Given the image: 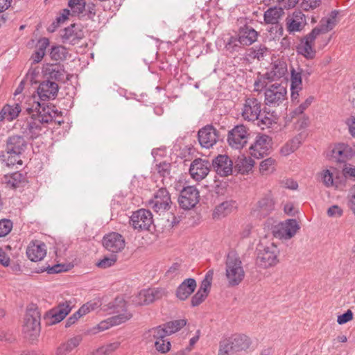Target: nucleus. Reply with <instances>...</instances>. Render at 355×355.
<instances>
[{
	"label": "nucleus",
	"mask_w": 355,
	"mask_h": 355,
	"mask_svg": "<svg viewBox=\"0 0 355 355\" xmlns=\"http://www.w3.org/2000/svg\"><path fill=\"white\" fill-rule=\"evenodd\" d=\"M40 318V310L35 305H32L27 309L23 325V332L26 337L34 339L40 334L41 329Z\"/></svg>",
	"instance_id": "obj_5"
},
{
	"label": "nucleus",
	"mask_w": 355,
	"mask_h": 355,
	"mask_svg": "<svg viewBox=\"0 0 355 355\" xmlns=\"http://www.w3.org/2000/svg\"><path fill=\"white\" fill-rule=\"evenodd\" d=\"M73 306V302L68 300L51 309L49 312L52 319L51 323L55 324L62 321L71 311Z\"/></svg>",
	"instance_id": "obj_27"
},
{
	"label": "nucleus",
	"mask_w": 355,
	"mask_h": 355,
	"mask_svg": "<svg viewBox=\"0 0 355 355\" xmlns=\"http://www.w3.org/2000/svg\"><path fill=\"white\" fill-rule=\"evenodd\" d=\"M95 4L93 3H85V7L83 10V12H85V15L88 19H92L96 15Z\"/></svg>",
	"instance_id": "obj_64"
},
{
	"label": "nucleus",
	"mask_w": 355,
	"mask_h": 355,
	"mask_svg": "<svg viewBox=\"0 0 355 355\" xmlns=\"http://www.w3.org/2000/svg\"><path fill=\"white\" fill-rule=\"evenodd\" d=\"M103 247L109 252L115 254L122 251L125 245L124 237L117 232L105 234L102 240Z\"/></svg>",
	"instance_id": "obj_14"
},
{
	"label": "nucleus",
	"mask_w": 355,
	"mask_h": 355,
	"mask_svg": "<svg viewBox=\"0 0 355 355\" xmlns=\"http://www.w3.org/2000/svg\"><path fill=\"white\" fill-rule=\"evenodd\" d=\"M198 138L202 147L209 148L219 139L218 131L213 125H207L199 130Z\"/></svg>",
	"instance_id": "obj_15"
},
{
	"label": "nucleus",
	"mask_w": 355,
	"mask_h": 355,
	"mask_svg": "<svg viewBox=\"0 0 355 355\" xmlns=\"http://www.w3.org/2000/svg\"><path fill=\"white\" fill-rule=\"evenodd\" d=\"M276 161L272 157L267 158L261 162L259 171L262 175H268L275 170Z\"/></svg>",
	"instance_id": "obj_44"
},
{
	"label": "nucleus",
	"mask_w": 355,
	"mask_h": 355,
	"mask_svg": "<svg viewBox=\"0 0 355 355\" xmlns=\"http://www.w3.org/2000/svg\"><path fill=\"white\" fill-rule=\"evenodd\" d=\"M46 254V245L40 241H31L26 249L27 257L32 261L36 262L42 260Z\"/></svg>",
	"instance_id": "obj_23"
},
{
	"label": "nucleus",
	"mask_w": 355,
	"mask_h": 355,
	"mask_svg": "<svg viewBox=\"0 0 355 355\" xmlns=\"http://www.w3.org/2000/svg\"><path fill=\"white\" fill-rule=\"evenodd\" d=\"M83 338L81 336H76L69 339L65 343L68 346L70 352H71L80 344Z\"/></svg>",
	"instance_id": "obj_59"
},
{
	"label": "nucleus",
	"mask_w": 355,
	"mask_h": 355,
	"mask_svg": "<svg viewBox=\"0 0 355 355\" xmlns=\"http://www.w3.org/2000/svg\"><path fill=\"white\" fill-rule=\"evenodd\" d=\"M12 228V223L8 219L0 220V237L8 234Z\"/></svg>",
	"instance_id": "obj_53"
},
{
	"label": "nucleus",
	"mask_w": 355,
	"mask_h": 355,
	"mask_svg": "<svg viewBox=\"0 0 355 355\" xmlns=\"http://www.w3.org/2000/svg\"><path fill=\"white\" fill-rule=\"evenodd\" d=\"M299 229L300 226L295 219H288L278 225L277 230L274 232V235L277 238L290 239Z\"/></svg>",
	"instance_id": "obj_17"
},
{
	"label": "nucleus",
	"mask_w": 355,
	"mask_h": 355,
	"mask_svg": "<svg viewBox=\"0 0 355 355\" xmlns=\"http://www.w3.org/2000/svg\"><path fill=\"white\" fill-rule=\"evenodd\" d=\"M6 109L8 114V121H11L16 119L21 111V107L19 103H15L13 105H6Z\"/></svg>",
	"instance_id": "obj_46"
},
{
	"label": "nucleus",
	"mask_w": 355,
	"mask_h": 355,
	"mask_svg": "<svg viewBox=\"0 0 355 355\" xmlns=\"http://www.w3.org/2000/svg\"><path fill=\"white\" fill-rule=\"evenodd\" d=\"M156 171L160 176L165 178L171 174V164L167 162H162L156 164Z\"/></svg>",
	"instance_id": "obj_49"
},
{
	"label": "nucleus",
	"mask_w": 355,
	"mask_h": 355,
	"mask_svg": "<svg viewBox=\"0 0 355 355\" xmlns=\"http://www.w3.org/2000/svg\"><path fill=\"white\" fill-rule=\"evenodd\" d=\"M96 306V303L87 302L83 304L78 311L80 313V315L83 316L87 313H89L91 311L94 310Z\"/></svg>",
	"instance_id": "obj_63"
},
{
	"label": "nucleus",
	"mask_w": 355,
	"mask_h": 355,
	"mask_svg": "<svg viewBox=\"0 0 355 355\" xmlns=\"http://www.w3.org/2000/svg\"><path fill=\"white\" fill-rule=\"evenodd\" d=\"M83 37V31L75 24L63 29L61 33L62 42L71 45L78 44Z\"/></svg>",
	"instance_id": "obj_21"
},
{
	"label": "nucleus",
	"mask_w": 355,
	"mask_h": 355,
	"mask_svg": "<svg viewBox=\"0 0 355 355\" xmlns=\"http://www.w3.org/2000/svg\"><path fill=\"white\" fill-rule=\"evenodd\" d=\"M265 104L269 107H278L286 101L287 90L280 84H272L265 89Z\"/></svg>",
	"instance_id": "obj_7"
},
{
	"label": "nucleus",
	"mask_w": 355,
	"mask_h": 355,
	"mask_svg": "<svg viewBox=\"0 0 355 355\" xmlns=\"http://www.w3.org/2000/svg\"><path fill=\"white\" fill-rule=\"evenodd\" d=\"M65 270H66V269L64 268V265L55 264L51 267H50L49 266L46 268H44L41 269L39 272L47 271V273H49V274H55V273H59V272H61L65 271Z\"/></svg>",
	"instance_id": "obj_58"
},
{
	"label": "nucleus",
	"mask_w": 355,
	"mask_h": 355,
	"mask_svg": "<svg viewBox=\"0 0 355 355\" xmlns=\"http://www.w3.org/2000/svg\"><path fill=\"white\" fill-rule=\"evenodd\" d=\"M212 166L220 176L230 175L233 170V162L226 155H218L212 160Z\"/></svg>",
	"instance_id": "obj_18"
},
{
	"label": "nucleus",
	"mask_w": 355,
	"mask_h": 355,
	"mask_svg": "<svg viewBox=\"0 0 355 355\" xmlns=\"http://www.w3.org/2000/svg\"><path fill=\"white\" fill-rule=\"evenodd\" d=\"M298 1L299 0H279L277 6L279 8H282L283 10L284 9L288 10L294 8Z\"/></svg>",
	"instance_id": "obj_60"
},
{
	"label": "nucleus",
	"mask_w": 355,
	"mask_h": 355,
	"mask_svg": "<svg viewBox=\"0 0 355 355\" xmlns=\"http://www.w3.org/2000/svg\"><path fill=\"white\" fill-rule=\"evenodd\" d=\"M286 72V63L283 60H277L272 63L271 69L265 73L264 77L270 81H274L283 77Z\"/></svg>",
	"instance_id": "obj_29"
},
{
	"label": "nucleus",
	"mask_w": 355,
	"mask_h": 355,
	"mask_svg": "<svg viewBox=\"0 0 355 355\" xmlns=\"http://www.w3.org/2000/svg\"><path fill=\"white\" fill-rule=\"evenodd\" d=\"M26 180L25 175L19 171H17L4 176V182L7 185L12 188H16L24 182Z\"/></svg>",
	"instance_id": "obj_37"
},
{
	"label": "nucleus",
	"mask_w": 355,
	"mask_h": 355,
	"mask_svg": "<svg viewBox=\"0 0 355 355\" xmlns=\"http://www.w3.org/2000/svg\"><path fill=\"white\" fill-rule=\"evenodd\" d=\"M208 296L207 294L198 291L192 297L191 304L192 306H197L200 305Z\"/></svg>",
	"instance_id": "obj_56"
},
{
	"label": "nucleus",
	"mask_w": 355,
	"mask_h": 355,
	"mask_svg": "<svg viewBox=\"0 0 355 355\" xmlns=\"http://www.w3.org/2000/svg\"><path fill=\"white\" fill-rule=\"evenodd\" d=\"M320 2V0H302L301 8L303 10L308 11L319 6Z\"/></svg>",
	"instance_id": "obj_57"
},
{
	"label": "nucleus",
	"mask_w": 355,
	"mask_h": 355,
	"mask_svg": "<svg viewBox=\"0 0 355 355\" xmlns=\"http://www.w3.org/2000/svg\"><path fill=\"white\" fill-rule=\"evenodd\" d=\"M347 205L354 214H355V184L349 190Z\"/></svg>",
	"instance_id": "obj_62"
},
{
	"label": "nucleus",
	"mask_w": 355,
	"mask_h": 355,
	"mask_svg": "<svg viewBox=\"0 0 355 355\" xmlns=\"http://www.w3.org/2000/svg\"><path fill=\"white\" fill-rule=\"evenodd\" d=\"M213 277H214V270H209V271H207L203 280L201 282V284H200V286L198 291L209 295L211 282L213 280Z\"/></svg>",
	"instance_id": "obj_45"
},
{
	"label": "nucleus",
	"mask_w": 355,
	"mask_h": 355,
	"mask_svg": "<svg viewBox=\"0 0 355 355\" xmlns=\"http://www.w3.org/2000/svg\"><path fill=\"white\" fill-rule=\"evenodd\" d=\"M337 15V11H331L328 18L321 19L318 26L302 37L297 46V53L307 59L315 58L316 53L315 50L313 49L315 40L320 35L327 33L333 29L336 24Z\"/></svg>",
	"instance_id": "obj_2"
},
{
	"label": "nucleus",
	"mask_w": 355,
	"mask_h": 355,
	"mask_svg": "<svg viewBox=\"0 0 355 355\" xmlns=\"http://www.w3.org/2000/svg\"><path fill=\"white\" fill-rule=\"evenodd\" d=\"M45 74L52 80L60 82L69 80L68 74L66 73L63 65L60 64H48L45 68Z\"/></svg>",
	"instance_id": "obj_30"
},
{
	"label": "nucleus",
	"mask_w": 355,
	"mask_h": 355,
	"mask_svg": "<svg viewBox=\"0 0 355 355\" xmlns=\"http://www.w3.org/2000/svg\"><path fill=\"white\" fill-rule=\"evenodd\" d=\"M116 260L117 259L116 255H112L111 257H105L103 259L98 261L96 266L98 268L105 269L114 266L116 262Z\"/></svg>",
	"instance_id": "obj_52"
},
{
	"label": "nucleus",
	"mask_w": 355,
	"mask_h": 355,
	"mask_svg": "<svg viewBox=\"0 0 355 355\" xmlns=\"http://www.w3.org/2000/svg\"><path fill=\"white\" fill-rule=\"evenodd\" d=\"M69 6L73 12L80 15L85 7V0H69Z\"/></svg>",
	"instance_id": "obj_50"
},
{
	"label": "nucleus",
	"mask_w": 355,
	"mask_h": 355,
	"mask_svg": "<svg viewBox=\"0 0 355 355\" xmlns=\"http://www.w3.org/2000/svg\"><path fill=\"white\" fill-rule=\"evenodd\" d=\"M210 168L211 164L208 160L195 159L190 165L189 173L196 181H200L208 175Z\"/></svg>",
	"instance_id": "obj_16"
},
{
	"label": "nucleus",
	"mask_w": 355,
	"mask_h": 355,
	"mask_svg": "<svg viewBox=\"0 0 355 355\" xmlns=\"http://www.w3.org/2000/svg\"><path fill=\"white\" fill-rule=\"evenodd\" d=\"M58 85L56 83L50 80L42 82L37 90L39 98L41 101H46L50 99H54L58 92Z\"/></svg>",
	"instance_id": "obj_20"
},
{
	"label": "nucleus",
	"mask_w": 355,
	"mask_h": 355,
	"mask_svg": "<svg viewBox=\"0 0 355 355\" xmlns=\"http://www.w3.org/2000/svg\"><path fill=\"white\" fill-rule=\"evenodd\" d=\"M321 178L322 182L327 187H330L334 185L333 174L329 170H324L321 173Z\"/></svg>",
	"instance_id": "obj_55"
},
{
	"label": "nucleus",
	"mask_w": 355,
	"mask_h": 355,
	"mask_svg": "<svg viewBox=\"0 0 355 355\" xmlns=\"http://www.w3.org/2000/svg\"><path fill=\"white\" fill-rule=\"evenodd\" d=\"M27 148V141L24 136L13 135L6 140V150L23 154Z\"/></svg>",
	"instance_id": "obj_25"
},
{
	"label": "nucleus",
	"mask_w": 355,
	"mask_h": 355,
	"mask_svg": "<svg viewBox=\"0 0 355 355\" xmlns=\"http://www.w3.org/2000/svg\"><path fill=\"white\" fill-rule=\"evenodd\" d=\"M223 340L236 353L248 349L251 344L250 339L244 334H234Z\"/></svg>",
	"instance_id": "obj_24"
},
{
	"label": "nucleus",
	"mask_w": 355,
	"mask_h": 355,
	"mask_svg": "<svg viewBox=\"0 0 355 355\" xmlns=\"http://www.w3.org/2000/svg\"><path fill=\"white\" fill-rule=\"evenodd\" d=\"M238 39L239 37L237 35L230 37L225 44L226 50L232 53L239 52L243 46L242 44H239Z\"/></svg>",
	"instance_id": "obj_47"
},
{
	"label": "nucleus",
	"mask_w": 355,
	"mask_h": 355,
	"mask_svg": "<svg viewBox=\"0 0 355 355\" xmlns=\"http://www.w3.org/2000/svg\"><path fill=\"white\" fill-rule=\"evenodd\" d=\"M332 157L336 162L344 163L353 155L352 148L345 144H338L333 148Z\"/></svg>",
	"instance_id": "obj_31"
},
{
	"label": "nucleus",
	"mask_w": 355,
	"mask_h": 355,
	"mask_svg": "<svg viewBox=\"0 0 355 355\" xmlns=\"http://www.w3.org/2000/svg\"><path fill=\"white\" fill-rule=\"evenodd\" d=\"M186 324V320L180 319L166 322L164 324L163 326L167 331V334L171 335L182 329Z\"/></svg>",
	"instance_id": "obj_42"
},
{
	"label": "nucleus",
	"mask_w": 355,
	"mask_h": 355,
	"mask_svg": "<svg viewBox=\"0 0 355 355\" xmlns=\"http://www.w3.org/2000/svg\"><path fill=\"white\" fill-rule=\"evenodd\" d=\"M353 319V313L351 310H347L345 313L338 316L337 322L339 324H343Z\"/></svg>",
	"instance_id": "obj_61"
},
{
	"label": "nucleus",
	"mask_w": 355,
	"mask_h": 355,
	"mask_svg": "<svg viewBox=\"0 0 355 355\" xmlns=\"http://www.w3.org/2000/svg\"><path fill=\"white\" fill-rule=\"evenodd\" d=\"M67 54V49L61 45L53 46L50 52L51 59L55 61L65 60Z\"/></svg>",
	"instance_id": "obj_43"
},
{
	"label": "nucleus",
	"mask_w": 355,
	"mask_h": 355,
	"mask_svg": "<svg viewBox=\"0 0 355 355\" xmlns=\"http://www.w3.org/2000/svg\"><path fill=\"white\" fill-rule=\"evenodd\" d=\"M236 353L233 349H230V345L223 340L219 343V349L218 355H234Z\"/></svg>",
	"instance_id": "obj_54"
},
{
	"label": "nucleus",
	"mask_w": 355,
	"mask_h": 355,
	"mask_svg": "<svg viewBox=\"0 0 355 355\" xmlns=\"http://www.w3.org/2000/svg\"><path fill=\"white\" fill-rule=\"evenodd\" d=\"M196 286V282L193 278L184 279L176 289V297L180 300H187L194 292Z\"/></svg>",
	"instance_id": "obj_28"
},
{
	"label": "nucleus",
	"mask_w": 355,
	"mask_h": 355,
	"mask_svg": "<svg viewBox=\"0 0 355 355\" xmlns=\"http://www.w3.org/2000/svg\"><path fill=\"white\" fill-rule=\"evenodd\" d=\"M272 144V138L270 136L259 133L249 148L250 153L254 158L261 159L270 153Z\"/></svg>",
	"instance_id": "obj_8"
},
{
	"label": "nucleus",
	"mask_w": 355,
	"mask_h": 355,
	"mask_svg": "<svg viewBox=\"0 0 355 355\" xmlns=\"http://www.w3.org/2000/svg\"><path fill=\"white\" fill-rule=\"evenodd\" d=\"M249 135V129L246 126L236 125L228 132L227 141L232 148L241 149L246 145Z\"/></svg>",
	"instance_id": "obj_9"
},
{
	"label": "nucleus",
	"mask_w": 355,
	"mask_h": 355,
	"mask_svg": "<svg viewBox=\"0 0 355 355\" xmlns=\"http://www.w3.org/2000/svg\"><path fill=\"white\" fill-rule=\"evenodd\" d=\"M256 251V264L259 267L268 268L275 266L279 262V249L274 243L269 245L259 244Z\"/></svg>",
	"instance_id": "obj_4"
},
{
	"label": "nucleus",
	"mask_w": 355,
	"mask_h": 355,
	"mask_svg": "<svg viewBox=\"0 0 355 355\" xmlns=\"http://www.w3.org/2000/svg\"><path fill=\"white\" fill-rule=\"evenodd\" d=\"M302 78V69L298 68L297 70L293 67L291 69V90L301 89Z\"/></svg>",
	"instance_id": "obj_41"
},
{
	"label": "nucleus",
	"mask_w": 355,
	"mask_h": 355,
	"mask_svg": "<svg viewBox=\"0 0 355 355\" xmlns=\"http://www.w3.org/2000/svg\"><path fill=\"white\" fill-rule=\"evenodd\" d=\"M200 200V193L194 186L184 187L178 198L180 207L184 210H190L196 207Z\"/></svg>",
	"instance_id": "obj_10"
},
{
	"label": "nucleus",
	"mask_w": 355,
	"mask_h": 355,
	"mask_svg": "<svg viewBox=\"0 0 355 355\" xmlns=\"http://www.w3.org/2000/svg\"><path fill=\"white\" fill-rule=\"evenodd\" d=\"M286 24L289 33L301 31L306 24L305 15L301 11H294L286 18Z\"/></svg>",
	"instance_id": "obj_19"
},
{
	"label": "nucleus",
	"mask_w": 355,
	"mask_h": 355,
	"mask_svg": "<svg viewBox=\"0 0 355 355\" xmlns=\"http://www.w3.org/2000/svg\"><path fill=\"white\" fill-rule=\"evenodd\" d=\"M225 265V275L229 286L239 285L245 277V271L240 258L234 253H230L227 255Z\"/></svg>",
	"instance_id": "obj_3"
},
{
	"label": "nucleus",
	"mask_w": 355,
	"mask_h": 355,
	"mask_svg": "<svg viewBox=\"0 0 355 355\" xmlns=\"http://www.w3.org/2000/svg\"><path fill=\"white\" fill-rule=\"evenodd\" d=\"M284 14L282 8L277 6H270V7L264 12L263 18L266 24H278L279 19Z\"/></svg>",
	"instance_id": "obj_35"
},
{
	"label": "nucleus",
	"mask_w": 355,
	"mask_h": 355,
	"mask_svg": "<svg viewBox=\"0 0 355 355\" xmlns=\"http://www.w3.org/2000/svg\"><path fill=\"white\" fill-rule=\"evenodd\" d=\"M109 306L113 309L114 313H117L109 318L112 326L122 324L132 317V314L126 311L125 302L121 298H116L114 302L109 304Z\"/></svg>",
	"instance_id": "obj_12"
},
{
	"label": "nucleus",
	"mask_w": 355,
	"mask_h": 355,
	"mask_svg": "<svg viewBox=\"0 0 355 355\" xmlns=\"http://www.w3.org/2000/svg\"><path fill=\"white\" fill-rule=\"evenodd\" d=\"M21 155L5 150L0 155V162L8 167L14 166L15 164L22 166Z\"/></svg>",
	"instance_id": "obj_34"
},
{
	"label": "nucleus",
	"mask_w": 355,
	"mask_h": 355,
	"mask_svg": "<svg viewBox=\"0 0 355 355\" xmlns=\"http://www.w3.org/2000/svg\"><path fill=\"white\" fill-rule=\"evenodd\" d=\"M254 165V162L250 157L241 155L235 162L234 169L241 174H245L252 170Z\"/></svg>",
	"instance_id": "obj_33"
},
{
	"label": "nucleus",
	"mask_w": 355,
	"mask_h": 355,
	"mask_svg": "<svg viewBox=\"0 0 355 355\" xmlns=\"http://www.w3.org/2000/svg\"><path fill=\"white\" fill-rule=\"evenodd\" d=\"M300 137H295L287 141L281 148V153L284 156L289 155L295 151L300 146Z\"/></svg>",
	"instance_id": "obj_39"
},
{
	"label": "nucleus",
	"mask_w": 355,
	"mask_h": 355,
	"mask_svg": "<svg viewBox=\"0 0 355 355\" xmlns=\"http://www.w3.org/2000/svg\"><path fill=\"white\" fill-rule=\"evenodd\" d=\"M236 209V201L230 200L219 204L214 210L212 214L215 219L221 218L231 214Z\"/></svg>",
	"instance_id": "obj_32"
},
{
	"label": "nucleus",
	"mask_w": 355,
	"mask_h": 355,
	"mask_svg": "<svg viewBox=\"0 0 355 355\" xmlns=\"http://www.w3.org/2000/svg\"><path fill=\"white\" fill-rule=\"evenodd\" d=\"M146 334H148L149 341L162 340L168 336L163 325L152 328L149 329Z\"/></svg>",
	"instance_id": "obj_40"
},
{
	"label": "nucleus",
	"mask_w": 355,
	"mask_h": 355,
	"mask_svg": "<svg viewBox=\"0 0 355 355\" xmlns=\"http://www.w3.org/2000/svg\"><path fill=\"white\" fill-rule=\"evenodd\" d=\"M148 205L159 215L168 211L171 207L172 200L166 188L162 187L155 191L153 198L148 201Z\"/></svg>",
	"instance_id": "obj_6"
},
{
	"label": "nucleus",
	"mask_w": 355,
	"mask_h": 355,
	"mask_svg": "<svg viewBox=\"0 0 355 355\" xmlns=\"http://www.w3.org/2000/svg\"><path fill=\"white\" fill-rule=\"evenodd\" d=\"M155 347L156 350L162 354L168 352L171 349V343L166 338L155 341Z\"/></svg>",
	"instance_id": "obj_51"
},
{
	"label": "nucleus",
	"mask_w": 355,
	"mask_h": 355,
	"mask_svg": "<svg viewBox=\"0 0 355 355\" xmlns=\"http://www.w3.org/2000/svg\"><path fill=\"white\" fill-rule=\"evenodd\" d=\"M146 297V304L162 298L165 295V291L160 288H153L141 291V295Z\"/></svg>",
	"instance_id": "obj_36"
},
{
	"label": "nucleus",
	"mask_w": 355,
	"mask_h": 355,
	"mask_svg": "<svg viewBox=\"0 0 355 355\" xmlns=\"http://www.w3.org/2000/svg\"><path fill=\"white\" fill-rule=\"evenodd\" d=\"M26 112L31 115V117L23 122L21 125V133L30 139H35L38 137L42 130V124L49 123L56 116L58 111L54 110V107H50L45 103H40L33 101V105L28 107Z\"/></svg>",
	"instance_id": "obj_1"
},
{
	"label": "nucleus",
	"mask_w": 355,
	"mask_h": 355,
	"mask_svg": "<svg viewBox=\"0 0 355 355\" xmlns=\"http://www.w3.org/2000/svg\"><path fill=\"white\" fill-rule=\"evenodd\" d=\"M259 33L252 27L244 26L239 29L237 36L239 42L243 47L250 46L257 40Z\"/></svg>",
	"instance_id": "obj_26"
},
{
	"label": "nucleus",
	"mask_w": 355,
	"mask_h": 355,
	"mask_svg": "<svg viewBox=\"0 0 355 355\" xmlns=\"http://www.w3.org/2000/svg\"><path fill=\"white\" fill-rule=\"evenodd\" d=\"M152 223V213L145 209H141L133 212L130 219V224L135 230L139 231L148 230Z\"/></svg>",
	"instance_id": "obj_11"
},
{
	"label": "nucleus",
	"mask_w": 355,
	"mask_h": 355,
	"mask_svg": "<svg viewBox=\"0 0 355 355\" xmlns=\"http://www.w3.org/2000/svg\"><path fill=\"white\" fill-rule=\"evenodd\" d=\"M261 103L256 98L249 97L245 99L241 112L244 120L254 122L260 117Z\"/></svg>",
	"instance_id": "obj_13"
},
{
	"label": "nucleus",
	"mask_w": 355,
	"mask_h": 355,
	"mask_svg": "<svg viewBox=\"0 0 355 355\" xmlns=\"http://www.w3.org/2000/svg\"><path fill=\"white\" fill-rule=\"evenodd\" d=\"M275 208V202L270 195L261 198L253 209V214L258 218H265L268 216Z\"/></svg>",
	"instance_id": "obj_22"
},
{
	"label": "nucleus",
	"mask_w": 355,
	"mask_h": 355,
	"mask_svg": "<svg viewBox=\"0 0 355 355\" xmlns=\"http://www.w3.org/2000/svg\"><path fill=\"white\" fill-rule=\"evenodd\" d=\"M276 117L274 116L273 112L270 114L267 112L266 110H263V113L261 114L260 112V117L259 119H257V124L261 129H264L266 128H270L273 123H275Z\"/></svg>",
	"instance_id": "obj_38"
},
{
	"label": "nucleus",
	"mask_w": 355,
	"mask_h": 355,
	"mask_svg": "<svg viewBox=\"0 0 355 355\" xmlns=\"http://www.w3.org/2000/svg\"><path fill=\"white\" fill-rule=\"evenodd\" d=\"M111 327H112L111 322L110 319L107 318V320L101 321L95 327H93L92 328L89 329L87 331V333L89 334L94 335L98 334V332L107 330Z\"/></svg>",
	"instance_id": "obj_48"
}]
</instances>
